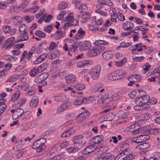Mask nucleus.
I'll return each instance as SVG.
<instances>
[{
  "label": "nucleus",
  "instance_id": "obj_1",
  "mask_svg": "<svg viewBox=\"0 0 160 160\" xmlns=\"http://www.w3.org/2000/svg\"><path fill=\"white\" fill-rule=\"evenodd\" d=\"M73 142L74 146L77 147L79 150L86 143V142L83 137L81 135L74 137L73 138Z\"/></svg>",
  "mask_w": 160,
  "mask_h": 160
},
{
  "label": "nucleus",
  "instance_id": "obj_2",
  "mask_svg": "<svg viewBox=\"0 0 160 160\" xmlns=\"http://www.w3.org/2000/svg\"><path fill=\"white\" fill-rule=\"evenodd\" d=\"M105 48V47L103 45H96L92 49L90 50L88 52V55L91 57L95 56L102 52Z\"/></svg>",
  "mask_w": 160,
  "mask_h": 160
},
{
  "label": "nucleus",
  "instance_id": "obj_3",
  "mask_svg": "<svg viewBox=\"0 0 160 160\" xmlns=\"http://www.w3.org/2000/svg\"><path fill=\"white\" fill-rule=\"evenodd\" d=\"M101 70V68L100 66L94 67L91 69L89 72L91 78L93 80H96L99 77Z\"/></svg>",
  "mask_w": 160,
  "mask_h": 160
},
{
  "label": "nucleus",
  "instance_id": "obj_4",
  "mask_svg": "<svg viewBox=\"0 0 160 160\" xmlns=\"http://www.w3.org/2000/svg\"><path fill=\"white\" fill-rule=\"evenodd\" d=\"M143 135H141L135 138L133 140L130 139L129 140L132 142H134L137 143L142 142H145L148 140L150 137L147 134L145 133V131L143 132Z\"/></svg>",
  "mask_w": 160,
  "mask_h": 160
},
{
  "label": "nucleus",
  "instance_id": "obj_5",
  "mask_svg": "<svg viewBox=\"0 0 160 160\" xmlns=\"http://www.w3.org/2000/svg\"><path fill=\"white\" fill-rule=\"evenodd\" d=\"M127 131L131 132L132 134H138L141 131V126L137 123L133 124L127 128Z\"/></svg>",
  "mask_w": 160,
  "mask_h": 160
},
{
  "label": "nucleus",
  "instance_id": "obj_6",
  "mask_svg": "<svg viewBox=\"0 0 160 160\" xmlns=\"http://www.w3.org/2000/svg\"><path fill=\"white\" fill-rule=\"evenodd\" d=\"M69 25H70L69 24L66 23L63 28H60L55 33V35L56 36V38L57 39H61L64 37L66 34L65 27H68Z\"/></svg>",
  "mask_w": 160,
  "mask_h": 160
},
{
  "label": "nucleus",
  "instance_id": "obj_7",
  "mask_svg": "<svg viewBox=\"0 0 160 160\" xmlns=\"http://www.w3.org/2000/svg\"><path fill=\"white\" fill-rule=\"evenodd\" d=\"M104 137L102 135H98L94 137L89 141L91 145L98 144L103 141Z\"/></svg>",
  "mask_w": 160,
  "mask_h": 160
},
{
  "label": "nucleus",
  "instance_id": "obj_8",
  "mask_svg": "<svg viewBox=\"0 0 160 160\" xmlns=\"http://www.w3.org/2000/svg\"><path fill=\"white\" fill-rule=\"evenodd\" d=\"M90 114V112L86 111L79 114L77 117V120L79 122H81L84 121L87 118L88 116Z\"/></svg>",
  "mask_w": 160,
  "mask_h": 160
},
{
  "label": "nucleus",
  "instance_id": "obj_9",
  "mask_svg": "<svg viewBox=\"0 0 160 160\" xmlns=\"http://www.w3.org/2000/svg\"><path fill=\"white\" fill-rule=\"evenodd\" d=\"M91 46V43L88 41H84L79 46V49L80 51H86L89 50Z\"/></svg>",
  "mask_w": 160,
  "mask_h": 160
},
{
  "label": "nucleus",
  "instance_id": "obj_10",
  "mask_svg": "<svg viewBox=\"0 0 160 160\" xmlns=\"http://www.w3.org/2000/svg\"><path fill=\"white\" fill-rule=\"evenodd\" d=\"M49 74L48 72L43 73L37 77L35 79L36 83L41 82L46 80L48 77Z\"/></svg>",
  "mask_w": 160,
  "mask_h": 160
},
{
  "label": "nucleus",
  "instance_id": "obj_11",
  "mask_svg": "<svg viewBox=\"0 0 160 160\" xmlns=\"http://www.w3.org/2000/svg\"><path fill=\"white\" fill-rule=\"evenodd\" d=\"M32 147L33 149H36V152H40L45 148L44 146L41 145L39 142L37 140L33 143L32 146Z\"/></svg>",
  "mask_w": 160,
  "mask_h": 160
},
{
  "label": "nucleus",
  "instance_id": "obj_12",
  "mask_svg": "<svg viewBox=\"0 0 160 160\" xmlns=\"http://www.w3.org/2000/svg\"><path fill=\"white\" fill-rule=\"evenodd\" d=\"M14 37H12L8 39L5 42V45H6L5 48L8 49L11 48L14 44Z\"/></svg>",
  "mask_w": 160,
  "mask_h": 160
},
{
  "label": "nucleus",
  "instance_id": "obj_13",
  "mask_svg": "<svg viewBox=\"0 0 160 160\" xmlns=\"http://www.w3.org/2000/svg\"><path fill=\"white\" fill-rule=\"evenodd\" d=\"M20 34V35L17 37V40L15 42L16 43L20 42H22L26 41L28 39V36L27 35L28 33Z\"/></svg>",
  "mask_w": 160,
  "mask_h": 160
},
{
  "label": "nucleus",
  "instance_id": "obj_14",
  "mask_svg": "<svg viewBox=\"0 0 160 160\" xmlns=\"http://www.w3.org/2000/svg\"><path fill=\"white\" fill-rule=\"evenodd\" d=\"M47 57V54L46 53H44L41 54L33 62V63L35 65L38 64L44 60Z\"/></svg>",
  "mask_w": 160,
  "mask_h": 160
},
{
  "label": "nucleus",
  "instance_id": "obj_15",
  "mask_svg": "<svg viewBox=\"0 0 160 160\" xmlns=\"http://www.w3.org/2000/svg\"><path fill=\"white\" fill-rule=\"evenodd\" d=\"M89 14H81L78 17V20L82 22H85L89 18Z\"/></svg>",
  "mask_w": 160,
  "mask_h": 160
},
{
  "label": "nucleus",
  "instance_id": "obj_16",
  "mask_svg": "<svg viewBox=\"0 0 160 160\" xmlns=\"http://www.w3.org/2000/svg\"><path fill=\"white\" fill-rule=\"evenodd\" d=\"M23 110L21 108H18L13 113L12 117L13 119H15L19 117L23 113Z\"/></svg>",
  "mask_w": 160,
  "mask_h": 160
},
{
  "label": "nucleus",
  "instance_id": "obj_17",
  "mask_svg": "<svg viewBox=\"0 0 160 160\" xmlns=\"http://www.w3.org/2000/svg\"><path fill=\"white\" fill-rule=\"evenodd\" d=\"M93 63V61L90 60H83L78 62L77 66L79 68L84 66H85L92 64Z\"/></svg>",
  "mask_w": 160,
  "mask_h": 160
},
{
  "label": "nucleus",
  "instance_id": "obj_18",
  "mask_svg": "<svg viewBox=\"0 0 160 160\" xmlns=\"http://www.w3.org/2000/svg\"><path fill=\"white\" fill-rule=\"evenodd\" d=\"M134 26V24L130 22L126 21L122 25V28L125 30H128L130 31L131 28Z\"/></svg>",
  "mask_w": 160,
  "mask_h": 160
},
{
  "label": "nucleus",
  "instance_id": "obj_19",
  "mask_svg": "<svg viewBox=\"0 0 160 160\" xmlns=\"http://www.w3.org/2000/svg\"><path fill=\"white\" fill-rule=\"evenodd\" d=\"M65 79L68 83L71 84L76 81V77L74 75L70 74L66 77Z\"/></svg>",
  "mask_w": 160,
  "mask_h": 160
},
{
  "label": "nucleus",
  "instance_id": "obj_20",
  "mask_svg": "<svg viewBox=\"0 0 160 160\" xmlns=\"http://www.w3.org/2000/svg\"><path fill=\"white\" fill-rule=\"evenodd\" d=\"M97 147L94 145H90L87 147L83 151L84 154H87L94 151Z\"/></svg>",
  "mask_w": 160,
  "mask_h": 160
},
{
  "label": "nucleus",
  "instance_id": "obj_21",
  "mask_svg": "<svg viewBox=\"0 0 160 160\" xmlns=\"http://www.w3.org/2000/svg\"><path fill=\"white\" fill-rule=\"evenodd\" d=\"M85 34L84 31L81 28H80L78 30V33L75 35L74 38L76 40L80 39L84 36Z\"/></svg>",
  "mask_w": 160,
  "mask_h": 160
},
{
  "label": "nucleus",
  "instance_id": "obj_22",
  "mask_svg": "<svg viewBox=\"0 0 160 160\" xmlns=\"http://www.w3.org/2000/svg\"><path fill=\"white\" fill-rule=\"evenodd\" d=\"M142 79V77L138 74H133L128 78L129 80H133L134 82H138Z\"/></svg>",
  "mask_w": 160,
  "mask_h": 160
},
{
  "label": "nucleus",
  "instance_id": "obj_23",
  "mask_svg": "<svg viewBox=\"0 0 160 160\" xmlns=\"http://www.w3.org/2000/svg\"><path fill=\"white\" fill-rule=\"evenodd\" d=\"M83 99H84V96L82 95L78 97L73 102L74 105H79L83 103Z\"/></svg>",
  "mask_w": 160,
  "mask_h": 160
},
{
  "label": "nucleus",
  "instance_id": "obj_24",
  "mask_svg": "<svg viewBox=\"0 0 160 160\" xmlns=\"http://www.w3.org/2000/svg\"><path fill=\"white\" fill-rule=\"evenodd\" d=\"M79 149L78 148L74 145L73 147H71L67 148L66 150L68 153L69 154L75 153L77 152Z\"/></svg>",
  "mask_w": 160,
  "mask_h": 160
},
{
  "label": "nucleus",
  "instance_id": "obj_25",
  "mask_svg": "<svg viewBox=\"0 0 160 160\" xmlns=\"http://www.w3.org/2000/svg\"><path fill=\"white\" fill-rule=\"evenodd\" d=\"M149 147V144L148 143L145 142L138 145L136 148L140 150H145Z\"/></svg>",
  "mask_w": 160,
  "mask_h": 160
},
{
  "label": "nucleus",
  "instance_id": "obj_26",
  "mask_svg": "<svg viewBox=\"0 0 160 160\" xmlns=\"http://www.w3.org/2000/svg\"><path fill=\"white\" fill-rule=\"evenodd\" d=\"M77 44L75 43H73L72 44L69 48V49L68 51V55H70V56H72L71 54L70 53V52H76L77 51Z\"/></svg>",
  "mask_w": 160,
  "mask_h": 160
},
{
  "label": "nucleus",
  "instance_id": "obj_27",
  "mask_svg": "<svg viewBox=\"0 0 160 160\" xmlns=\"http://www.w3.org/2000/svg\"><path fill=\"white\" fill-rule=\"evenodd\" d=\"M48 64L46 62H44L39 66L37 69L39 71V72L40 73L44 71L48 68Z\"/></svg>",
  "mask_w": 160,
  "mask_h": 160
},
{
  "label": "nucleus",
  "instance_id": "obj_28",
  "mask_svg": "<svg viewBox=\"0 0 160 160\" xmlns=\"http://www.w3.org/2000/svg\"><path fill=\"white\" fill-rule=\"evenodd\" d=\"M68 107L67 103L64 102L57 109V112L59 113L64 111Z\"/></svg>",
  "mask_w": 160,
  "mask_h": 160
},
{
  "label": "nucleus",
  "instance_id": "obj_29",
  "mask_svg": "<svg viewBox=\"0 0 160 160\" xmlns=\"http://www.w3.org/2000/svg\"><path fill=\"white\" fill-rule=\"evenodd\" d=\"M103 58L106 60H108L112 57L111 54V52L110 51H107L104 52L102 54Z\"/></svg>",
  "mask_w": 160,
  "mask_h": 160
},
{
  "label": "nucleus",
  "instance_id": "obj_30",
  "mask_svg": "<svg viewBox=\"0 0 160 160\" xmlns=\"http://www.w3.org/2000/svg\"><path fill=\"white\" fill-rule=\"evenodd\" d=\"M38 104V98L36 96H34L31 101L30 105L31 106L36 107Z\"/></svg>",
  "mask_w": 160,
  "mask_h": 160
},
{
  "label": "nucleus",
  "instance_id": "obj_31",
  "mask_svg": "<svg viewBox=\"0 0 160 160\" xmlns=\"http://www.w3.org/2000/svg\"><path fill=\"white\" fill-rule=\"evenodd\" d=\"M40 73L37 68L35 67L33 68L30 72L29 74L30 76L32 77H34L37 75L38 73Z\"/></svg>",
  "mask_w": 160,
  "mask_h": 160
},
{
  "label": "nucleus",
  "instance_id": "obj_32",
  "mask_svg": "<svg viewBox=\"0 0 160 160\" xmlns=\"http://www.w3.org/2000/svg\"><path fill=\"white\" fill-rule=\"evenodd\" d=\"M158 129L156 128H151L145 131V133L148 134H158Z\"/></svg>",
  "mask_w": 160,
  "mask_h": 160
},
{
  "label": "nucleus",
  "instance_id": "obj_33",
  "mask_svg": "<svg viewBox=\"0 0 160 160\" xmlns=\"http://www.w3.org/2000/svg\"><path fill=\"white\" fill-rule=\"evenodd\" d=\"M27 27L24 24H21L19 27V31L20 33H27Z\"/></svg>",
  "mask_w": 160,
  "mask_h": 160
},
{
  "label": "nucleus",
  "instance_id": "obj_34",
  "mask_svg": "<svg viewBox=\"0 0 160 160\" xmlns=\"http://www.w3.org/2000/svg\"><path fill=\"white\" fill-rule=\"evenodd\" d=\"M73 133V130L70 129L63 132L61 135V137L63 138L68 137L70 135L72 134Z\"/></svg>",
  "mask_w": 160,
  "mask_h": 160
},
{
  "label": "nucleus",
  "instance_id": "obj_35",
  "mask_svg": "<svg viewBox=\"0 0 160 160\" xmlns=\"http://www.w3.org/2000/svg\"><path fill=\"white\" fill-rule=\"evenodd\" d=\"M142 98V100H143L144 103H146V104H148V103H151V104H153L155 103V102H154V103L150 101V97L148 95H146L143 96L142 97H141Z\"/></svg>",
  "mask_w": 160,
  "mask_h": 160
},
{
  "label": "nucleus",
  "instance_id": "obj_36",
  "mask_svg": "<svg viewBox=\"0 0 160 160\" xmlns=\"http://www.w3.org/2000/svg\"><path fill=\"white\" fill-rule=\"evenodd\" d=\"M110 97L109 98V101H116L118 99V93H115L112 94H111L109 95Z\"/></svg>",
  "mask_w": 160,
  "mask_h": 160
},
{
  "label": "nucleus",
  "instance_id": "obj_37",
  "mask_svg": "<svg viewBox=\"0 0 160 160\" xmlns=\"http://www.w3.org/2000/svg\"><path fill=\"white\" fill-rule=\"evenodd\" d=\"M129 147L127 141L123 142L121 145L120 148L122 151H126Z\"/></svg>",
  "mask_w": 160,
  "mask_h": 160
},
{
  "label": "nucleus",
  "instance_id": "obj_38",
  "mask_svg": "<svg viewBox=\"0 0 160 160\" xmlns=\"http://www.w3.org/2000/svg\"><path fill=\"white\" fill-rule=\"evenodd\" d=\"M142 98L140 97L136 98L134 100V102L137 104H138L143 106V105H146V103H144V101L142 100Z\"/></svg>",
  "mask_w": 160,
  "mask_h": 160
},
{
  "label": "nucleus",
  "instance_id": "obj_39",
  "mask_svg": "<svg viewBox=\"0 0 160 160\" xmlns=\"http://www.w3.org/2000/svg\"><path fill=\"white\" fill-rule=\"evenodd\" d=\"M126 58H123L119 61L115 62V65L116 66L121 67L126 62Z\"/></svg>",
  "mask_w": 160,
  "mask_h": 160
},
{
  "label": "nucleus",
  "instance_id": "obj_40",
  "mask_svg": "<svg viewBox=\"0 0 160 160\" xmlns=\"http://www.w3.org/2000/svg\"><path fill=\"white\" fill-rule=\"evenodd\" d=\"M39 8V7L38 5H35L32 7L28 10V11L31 13H34L37 12Z\"/></svg>",
  "mask_w": 160,
  "mask_h": 160
},
{
  "label": "nucleus",
  "instance_id": "obj_41",
  "mask_svg": "<svg viewBox=\"0 0 160 160\" xmlns=\"http://www.w3.org/2000/svg\"><path fill=\"white\" fill-rule=\"evenodd\" d=\"M74 18L73 13L72 12H71L65 18V21L71 22L72 20H73Z\"/></svg>",
  "mask_w": 160,
  "mask_h": 160
},
{
  "label": "nucleus",
  "instance_id": "obj_42",
  "mask_svg": "<svg viewBox=\"0 0 160 160\" xmlns=\"http://www.w3.org/2000/svg\"><path fill=\"white\" fill-rule=\"evenodd\" d=\"M35 34L37 36L41 38H44L46 36V34L45 32L39 30L36 32Z\"/></svg>",
  "mask_w": 160,
  "mask_h": 160
},
{
  "label": "nucleus",
  "instance_id": "obj_43",
  "mask_svg": "<svg viewBox=\"0 0 160 160\" xmlns=\"http://www.w3.org/2000/svg\"><path fill=\"white\" fill-rule=\"evenodd\" d=\"M74 88L77 90H80L83 89L85 87V85L82 83L78 84L75 85Z\"/></svg>",
  "mask_w": 160,
  "mask_h": 160
},
{
  "label": "nucleus",
  "instance_id": "obj_44",
  "mask_svg": "<svg viewBox=\"0 0 160 160\" xmlns=\"http://www.w3.org/2000/svg\"><path fill=\"white\" fill-rule=\"evenodd\" d=\"M136 156L133 154H129L124 156V160H132L134 159Z\"/></svg>",
  "mask_w": 160,
  "mask_h": 160
},
{
  "label": "nucleus",
  "instance_id": "obj_45",
  "mask_svg": "<svg viewBox=\"0 0 160 160\" xmlns=\"http://www.w3.org/2000/svg\"><path fill=\"white\" fill-rule=\"evenodd\" d=\"M57 47L58 44L53 42H51L50 43L48 49L49 51H51L55 49Z\"/></svg>",
  "mask_w": 160,
  "mask_h": 160
},
{
  "label": "nucleus",
  "instance_id": "obj_46",
  "mask_svg": "<svg viewBox=\"0 0 160 160\" xmlns=\"http://www.w3.org/2000/svg\"><path fill=\"white\" fill-rule=\"evenodd\" d=\"M68 4L65 1H63L58 5L59 8L60 9H64L68 6Z\"/></svg>",
  "mask_w": 160,
  "mask_h": 160
},
{
  "label": "nucleus",
  "instance_id": "obj_47",
  "mask_svg": "<svg viewBox=\"0 0 160 160\" xmlns=\"http://www.w3.org/2000/svg\"><path fill=\"white\" fill-rule=\"evenodd\" d=\"M140 120H146L149 119V116L148 113H144L141 114L139 116Z\"/></svg>",
  "mask_w": 160,
  "mask_h": 160
},
{
  "label": "nucleus",
  "instance_id": "obj_48",
  "mask_svg": "<svg viewBox=\"0 0 160 160\" xmlns=\"http://www.w3.org/2000/svg\"><path fill=\"white\" fill-rule=\"evenodd\" d=\"M132 44V42H122L121 43L120 46H118V48H119V47L123 48L127 47L131 45Z\"/></svg>",
  "mask_w": 160,
  "mask_h": 160
},
{
  "label": "nucleus",
  "instance_id": "obj_49",
  "mask_svg": "<svg viewBox=\"0 0 160 160\" xmlns=\"http://www.w3.org/2000/svg\"><path fill=\"white\" fill-rule=\"evenodd\" d=\"M8 2H0V8L1 9L6 8L8 6Z\"/></svg>",
  "mask_w": 160,
  "mask_h": 160
},
{
  "label": "nucleus",
  "instance_id": "obj_50",
  "mask_svg": "<svg viewBox=\"0 0 160 160\" xmlns=\"http://www.w3.org/2000/svg\"><path fill=\"white\" fill-rule=\"evenodd\" d=\"M151 66V65H150L148 63H146L143 66V70L144 71V72H143V73H145L147 72Z\"/></svg>",
  "mask_w": 160,
  "mask_h": 160
},
{
  "label": "nucleus",
  "instance_id": "obj_51",
  "mask_svg": "<svg viewBox=\"0 0 160 160\" xmlns=\"http://www.w3.org/2000/svg\"><path fill=\"white\" fill-rule=\"evenodd\" d=\"M111 14V20L112 22H115V23L117 22V14L116 13H112L110 12Z\"/></svg>",
  "mask_w": 160,
  "mask_h": 160
},
{
  "label": "nucleus",
  "instance_id": "obj_52",
  "mask_svg": "<svg viewBox=\"0 0 160 160\" xmlns=\"http://www.w3.org/2000/svg\"><path fill=\"white\" fill-rule=\"evenodd\" d=\"M87 7L86 4H82L81 5L79 6V11L81 12L87 10Z\"/></svg>",
  "mask_w": 160,
  "mask_h": 160
},
{
  "label": "nucleus",
  "instance_id": "obj_53",
  "mask_svg": "<svg viewBox=\"0 0 160 160\" xmlns=\"http://www.w3.org/2000/svg\"><path fill=\"white\" fill-rule=\"evenodd\" d=\"M117 16L118 19L121 21H123L125 20L124 16L120 12H118L117 13Z\"/></svg>",
  "mask_w": 160,
  "mask_h": 160
},
{
  "label": "nucleus",
  "instance_id": "obj_54",
  "mask_svg": "<svg viewBox=\"0 0 160 160\" xmlns=\"http://www.w3.org/2000/svg\"><path fill=\"white\" fill-rule=\"evenodd\" d=\"M33 17L26 15L24 16V19L25 21L28 23L30 22L33 19Z\"/></svg>",
  "mask_w": 160,
  "mask_h": 160
},
{
  "label": "nucleus",
  "instance_id": "obj_55",
  "mask_svg": "<svg viewBox=\"0 0 160 160\" xmlns=\"http://www.w3.org/2000/svg\"><path fill=\"white\" fill-rule=\"evenodd\" d=\"M26 101V100L25 99H22L18 102H15V105L17 106V107H19L24 103Z\"/></svg>",
  "mask_w": 160,
  "mask_h": 160
},
{
  "label": "nucleus",
  "instance_id": "obj_56",
  "mask_svg": "<svg viewBox=\"0 0 160 160\" xmlns=\"http://www.w3.org/2000/svg\"><path fill=\"white\" fill-rule=\"evenodd\" d=\"M124 153H120L117 155L115 158V160H124Z\"/></svg>",
  "mask_w": 160,
  "mask_h": 160
},
{
  "label": "nucleus",
  "instance_id": "obj_57",
  "mask_svg": "<svg viewBox=\"0 0 160 160\" xmlns=\"http://www.w3.org/2000/svg\"><path fill=\"white\" fill-rule=\"evenodd\" d=\"M95 12L103 16H107V13L106 12H104L99 9H97L95 10Z\"/></svg>",
  "mask_w": 160,
  "mask_h": 160
},
{
  "label": "nucleus",
  "instance_id": "obj_58",
  "mask_svg": "<svg viewBox=\"0 0 160 160\" xmlns=\"http://www.w3.org/2000/svg\"><path fill=\"white\" fill-rule=\"evenodd\" d=\"M20 95V93L19 92H17L15 93L12 96L11 99V100L13 101L16 100L18 98Z\"/></svg>",
  "mask_w": 160,
  "mask_h": 160
},
{
  "label": "nucleus",
  "instance_id": "obj_59",
  "mask_svg": "<svg viewBox=\"0 0 160 160\" xmlns=\"http://www.w3.org/2000/svg\"><path fill=\"white\" fill-rule=\"evenodd\" d=\"M88 27L92 31H97V30H99V29H98V28L97 27L94 25L91 24H89L88 25Z\"/></svg>",
  "mask_w": 160,
  "mask_h": 160
},
{
  "label": "nucleus",
  "instance_id": "obj_60",
  "mask_svg": "<svg viewBox=\"0 0 160 160\" xmlns=\"http://www.w3.org/2000/svg\"><path fill=\"white\" fill-rule=\"evenodd\" d=\"M66 13V12L65 11H63L59 14L57 17V19L59 20L62 19Z\"/></svg>",
  "mask_w": 160,
  "mask_h": 160
},
{
  "label": "nucleus",
  "instance_id": "obj_61",
  "mask_svg": "<svg viewBox=\"0 0 160 160\" xmlns=\"http://www.w3.org/2000/svg\"><path fill=\"white\" fill-rule=\"evenodd\" d=\"M63 96L62 95H59L54 97V100L56 102L62 101L63 99Z\"/></svg>",
  "mask_w": 160,
  "mask_h": 160
},
{
  "label": "nucleus",
  "instance_id": "obj_62",
  "mask_svg": "<svg viewBox=\"0 0 160 160\" xmlns=\"http://www.w3.org/2000/svg\"><path fill=\"white\" fill-rule=\"evenodd\" d=\"M6 104H2L0 105V115L4 112L6 108Z\"/></svg>",
  "mask_w": 160,
  "mask_h": 160
},
{
  "label": "nucleus",
  "instance_id": "obj_63",
  "mask_svg": "<svg viewBox=\"0 0 160 160\" xmlns=\"http://www.w3.org/2000/svg\"><path fill=\"white\" fill-rule=\"evenodd\" d=\"M2 29L4 32L6 33L10 32L11 28L9 26L5 25L3 26L2 27Z\"/></svg>",
  "mask_w": 160,
  "mask_h": 160
},
{
  "label": "nucleus",
  "instance_id": "obj_64",
  "mask_svg": "<svg viewBox=\"0 0 160 160\" xmlns=\"http://www.w3.org/2000/svg\"><path fill=\"white\" fill-rule=\"evenodd\" d=\"M104 158V160H107L110 158L112 154L109 153H107L103 154H102Z\"/></svg>",
  "mask_w": 160,
  "mask_h": 160
}]
</instances>
